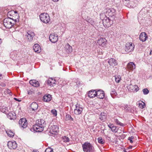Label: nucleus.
<instances>
[{
	"label": "nucleus",
	"mask_w": 152,
	"mask_h": 152,
	"mask_svg": "<svg viewBox=\"0 0 152 152\" xmlns=\"http://www.w3.org/2000/svg\"><path fill=\"white\" fill-rule=\"evenodd\" d=\"M45 126V121L43 119H38L36 121V124L33 125V129L36 132H41L44 130Z\"/></svg>",
	"instance_id": "nucleus-1"
},
{
	"label": "nucleus",
	"mask_w": 152,
	"mask_h": 152,
	"mask_svg": "<svg viewBox=\"0 0 152 152\" xmlns=\"http://www.w3.org/2000/svg\"><path fill=\"white\" fill-rule=\"evenodd\" d=\"M100 18L102 20L103 25L105 28L110 26L113 23V21L111 19L112 17H107L106 15L102 13L100 15Z\"/></svg>",
	"instance_id": "nucleus-2"
},
{
	"label": "nucleus",
	"mask_w": 152,
	"mask_h": 152,
	"mask_svg": "<svg viewBox=\"0 0 152 152\" xmlns=\"http://www.w3.org/2000/svg\"><path fill=\"white\" fill-rule=\"evenodd\" d=\"M18 22V20L14 19L11 18H5L3 21L4 26L7 28H10L17 22Z\"/></svg>",
	"instance_id": "nucleus-3"
},
{
	"label": "nucleus",
	"mask_w": 152,
	"mask_h": 152,
	"mask_svg": "<svg viewBox=\"0 0 152 152\" xmlns=\"http://www.w3.org/2000/svg\"><path fill=\"white\" fill-rule=\"evenodd\" d=\"M131 80L130 79L125 82L126 84L127 85L126 87L129 91L131 92H137L139 90V87L137 85L134 84L132 85L131 83Z\"/></svg>",
	"instance_id": "nucleus-4"
},
{
	"label": "nucleus",
	"mask_w": 152,
	"mask_h": 152,
	"mask_svg": "<svg viewBox=\"0 0 152 152\" xmlns=\"http://www.w3.org/2000/svg\"><path fill=\"white\" fill-rule=\"evenodd\" d=\"M82 147L84 152H95L94 147L89 142H85L82 145Z\"/></svg>",
	"instance_id": "nucleus-5"
},
{
	"label": "nucleus",
	"mask_w": 152,
	"mask_h": 152,
	"mask_svg": "<svg viewBox=\"0 0 152 152\" xmlns=\"http://www.w3.org/2000/svg\"><path fill=\"white\" fill-rule=\"evenodd\" d=\"M39 17L41 20L45 23H48L50 20L49 15L46 13L41 14L39 15Z\"/></svg>",
	"instance_id": "nucleus-6"
},
{
	"label": "nucleus",
	"mask_w": 152,
	"mask_h": 152,
	"mask_svg": "<svg viewBox=\"0 0 152 152\" xmlns=\"http://www.w3.org/2000/svg\"><path fill=\"white\" fill-rule=\"evenodd\" d=\"M134 45L132 42H128L126 44L125 51L129 53L133 51L134 49Z\"/></svg>",
	"instance_id": "nucleus-7"
},
{
	"label": "nucleus",
	"mask_w": 152,
	"mask_h": 152,
	"mask_svg": "<svg viewBox=\"0 0 152 152\" xmlns=\"http://www.w3.org/2000/svg\"><path fill=\"white\" fill-rule=\"evenodd\" d=\"M76 108L74 111L75 114L79 115L81 113L83 110V107L82 105L79 104H77L75 105Z\"/></svg>",
	"instance_id": "nucleus-8"
},
{
	"label": "nucleus",
	"mask_w": 152,
	"mask_h": 152,
	"mask_svg": "<svg viewBox=\"0 0 152 152\" xmlns=\"http://www.w3.org/2000/svg\"><path fill=\"white\" fill-rule=\"evenodd\" d=\"M50 41L53 43L56 42L58 39V36L57 34L54 33L50 34L49 37Z\"/></svg>",
	"instance_id": "nucleus-9"
},
{
	"label": "nucleus",
	"mask_w": 152,
	"mask_h": 152,
	"mask_svg": "<svg viewBox=\"0 0 152 152\" xmlns=\"http://www.w3.org/2000/svg\"><path fill=\"white\" fill-rule=\"evenodd\" d=\"M107 41L104 38H100L97 41V44L99 46L103 47L105 46L107 44Z\"/></svg>",
	"instance_id": "nucleus-10"
},
{
	"label": "nucleus",
	"mask_w": 152,
	"mask_h": 152,
	"mask_svg": "<svg viewBox=\"0 0 152 152\" xmlns=\"http://www.w3.org/2000/svg\"><path fill=\"white\" fill-rule=\"evenodd\" d=\"M96 96L100 99H103L104 97V91L101 89H96Z\"/></svg>",
	"instance_id": "nucleus-11"
},
{
	"label": "nucleus",
	"mask_w": 152,
	"mask_h": 152,
	"mask_svg": "<svg viewBox=\"0 0 152 152\" xmlns=\"http://www.w3.org/2000/svg\"><path fill=\"white\" fill-rule=\"evenodd\" d=\"M19 124L23 128H26L27 126V122L26 119L24 118L21 119L19 121Z\"/></svg>",
	"instance_id": "nucleus-12"
},
{
	"label": "nucleus",
	"mask_w": 152,
	"mask_h": 152,
	"mask_svg": "<svg viewBox=\"0 0 152 152\" xmlns=\"http://www.w3.org/2000/svg\"><path fill=\"white\" fill-rule=\"evenodd\" d=\"M7 146L10 149H15L17 147V145L16 142L10 141L8 142Z\"/></svg>",
	"instance_id": "nucleus-13"
},
{
	"label": "nucleus",
	"mask_w": 152,
	"mask_h": 152,
	"mask_svg": "<svg viewBox=\"0 0 152 152\" xmlns=\"http://www.w3.org/2000/svg\"><path fill=\"white\" fill-rule=\"evenodd\" d=\"M27 35H26L28 40L29 41H31L34 36V33L32 31H28L27 32Z\"/></svg>",
	"instance_id": "nucleus-14"
},
{
	"label": "nucleus",
	"mask_w": 152,
	"mask_h": 152,
	"mask_svg": "<svg viewBox=\"0 0 152 152\" xmlns=\"http://www.w3.org/2000/svg\"><path fill=\"white\" fill-rule=\"evenodd\" d=\"M50 132L52 134H56L58 132V128L57 125H53L51 126Z\"/></svg>",
	"instance_id": "nucleus-15"
},
{
	"label": "nucleus",
	"mask_w": 152,
	"mask_h": 152,
	"mask_svg": "<svg viewBox=\"0 0 152 152\" xmlns=\"http://www.w3.org/2000/svg\"><path fill=\"white\" fill-rule=\"evenodd\" d=\"M147 38L148 37L145 32H142L140 35L139 39L142 42L145 41Z\"/></svg>",
	"instance_id": "nucleus-16"
},
{
	"label": "nucleus",
	"mask_w": 152,
	"mask_h": 152,
	"mask_svg": "<svg viewBox=\"0 0 152 152\" xmlns=\"http://www.w3.org/2000/svg\"><path fill=\"white\" fill-rule=\"evenodd\" d=\"M105 10L106 15H109L110 17H112L114 15L113 13L115 12V10L113 8L106 9Z\"/></svg>",
	"instance_id": "nucleus-17"
},
{
	"label": "nucleus",
	"mask_w": 152,
	"mask_h": 152,
	"mask_svg": "<svg viewBox=\"0 0 152 152\" xmlns=\"http://www.w3.org/2000/svg\"><path fill=\"white\" fill-rule=\"evenodd\" d=\"M96 89L92 90L89 91L88 94V96L90 98H93L96 96Z\"/></svg>",
	"instance_id": "nucleus-18"
},
{
	"label": "nucleus",
	"mask_w": 152,
	"mask_h": 152,
	"mask_svg": "<svg viewBox=\"0 0 152 152\" xmlns=\"http://www.w3.org/2000/svg\"><path fill=\"white\" fill-rule=\"evenodd\" d=\"M56 82L55 80L53 79L52 78H50L47 81V83L48 85L50 86H53L56 84Z\"/></svg>",
	"instance_id": "nucleus-19"
},
{
	"label": "nucleus",
	"mask_w": 152,
	"mask_h": 152,
	"mask_svg": "<svg viewBox=\"0 0 152 152\" xmlns=\"http://www.w3.org/2000/svg\"><path fill=\"white\" fill-rule=\"evenodd\" d=\"M81 82L78 79H76L71 83L72 86H73L74 87L76 88L78 87L80 85Z\"/></svg>",
	"instance_id": "nucleus-20"
},
{
	"label": "nucleus",
	"mask_w": 152,
	"mask_h": 152,
	"mask_svg": "<svg viewBox=\"0 0 152 152\" xmlns=\"http://www.w3.org/2000/svg\"><path fill=\"white\" fill-rule=\"evenodd\" d=\"M136 67L135 65L133 62H130L128 64L127 68L129 70H133L135 69Z\"/></svg>",
	"instance_id": "nucleus-21"
},
{
	"label": "nucleus",
	"mask_w": 152,
	"mask_h": 152,
	"mask_svg": "<svg viewBox=\"0 0 152 152\" xmlns=\"http://www.w3.org/2000/svg\"><path fill=\"white\" fill-rule=\"evenodd\" d=\"M29 83L31 85L35 87H38L39 86V82L36 80H31L29 81Z\"/></svg>",
	"instance_id": "nucleus-22"
},
{
	"label": "nucleus",
	"mask_w": 152,
	"mask_h": 152,
	"mask_svg": "<svg viewBox=\"0 0 152 152\" xmlns=\"http://www.w3.org/2000/svg\"><path fill=\"white\" fill-rule=\"evenodd\" d=\"M7 117L10 120H14L16 118V114L14 112H10L7 114Z\"/></svg>",
	"instance_id": "nucleus-23"
},
{
	"label": "nucleus",
	"mask_w": 152,
	"mask_h": 152,
	"mask_svg": "<svg viewBox=\"0 0 152 152\" xmlns=\"http://www.w3.org/2000/svg\"><path fill=\"white\" fill-rule=\"evenodd\" d=\"M33 48L34 51L37 53H39L41 51V49L40 46L37 44L34 45L33 46Z\"/></svg>",
	"instance_id": "nucleus-24"
},
{
	"label": "nucleus",
	"mask_w": 152,
	"mask_h": 152,
	"mask_svg": "<svg viewBox=\"0 0 152 152\" xmlns=\"http://www.w3.org/2000/svg\"><path fill=\"white\" fill-rule=\"evenodd\" d=\"M52 99L51 96L49 94L45 95L43 98V100L45 102H49Z\"/></svg>",
	"instance_id": "nucleus-25"
},
{
	"label": "nucleus",
	"mask_w": 152,
	"mask_h": 152,
	"mask_svg": "<svg viewBox=\"0 0 152 152\" xmlns=\"http://www.w3.org/2000/svg\"><path fill=\"white\" fill-rule=\"evenodd\" d=\"M110 66H115L117 64L116 61L114 58H111L109 59L108 62Z\"/></svg>",
	"instance_id": "nucleus-26"
},
{
	"label": "nucleus",
	"mask_w": 152,
	"mask_h": 152,
	"mask_svg": "<svg viewBox=\"0 0 152 152\" xmlns=\"http://www.w3.org/2000/svg\"><path fill=\"white\" fill-rule=\"evenodd\" d=\"M107 117V114L104 112L101 113L100 115L99 119L103 121H105Z\"/></svg>",
	"instance_id": "nucleus-27"
},
{
	"label": "nucleus",
	"mask_w": 152,
	"mask_h": 152,
	"mask_svg": "<svg viewBox=\"0 0 152 152\" xmlns=\"http://www.w3.org/2000/svg\"><path fill=\"white\" fill-rule=\"evenodd\" d=\"M30 107L32 109V111H35L37 109L38 105L36 102H34L31 104Z\"/></svg>",
	"instance_id": "nucleus-28"
},
{
	"label": "nucleus",
	"mask_w": 152,
	"mask_h": 152,
	"mask_svg": "<svg viewBox=\"0 0 152 152\" xmlns=\"http://www.w3.org/2000/svg\"><path fill=\"white\" fill-rule=\"evenodd\" d=\"M64 48L65 50L68 53H70L72 51V47L68 44L66 45L64 47Z\"/></svg>",
	"instance_id": "nucleus-29"
},
{
	"label": "nucleus",
	"mask_w": 152,
	"mask_h": 152,
	"mask_svg": "<svg viewBox=\"0 0 152 152\" xmlns=\"http://www.w3.org/2000/svg\"><path fill=\"white\" fill-rule=\"evenodd\" d=\"M108 126L111 129L112 132H117L118 128L117 127L114 126L113 124H110L108 125Z\"/></svg>",
	"instance_id": "nucleus-30"
},
{
	"label": "nucleus",
	"mask_w": 152,
	"mask_h": 152,
	"mask_svg": "<svg viewBox=\"0 0 152 152\" xmlns=\"http://www.w3.org/2000/svg\"><path fill=\"white\" fill-rule=\"evenodd\" d=\"M6 132L8 136L10 137H13L15 134V133L11 130H6Z\"/></svg>",
	"instance_id": "nucleus-31"
},
{
	"label": "nucleus",
	"mask_w": 152,
	"mask_h": 152,
	"mask_svg": "<svg viewBox=\"0 0 152 152\" xmlns=\"http://www.w3.org/2000/svg\"><path fill=\"white\" fill-rule=\"evenodd\" d=\"M117 94V93L115 90L114 89L112 90L110 92V95L113 98H114V96Z\"/></svg>",
	"instance_id": "nucleus-32"
},
{
	"label": "nucleus",
	"mask_w": 152,
	"mask_h": 152,
	"mask_svg": "<svg viewBox=\"0 0 152 152\" xmlns=\"http://www.w3.org/2000/svg\"><path fill=\"white\" fill-rule=\"evenodd\" d=\"M62 140L63 141L65 142H68L69 141V138L67 137L66 136L63 137Z\"/></svg>",
	"instance_id": "nucleus-33"
},
{
	"label": "nucleus",
	"mask_w": 152,
	"mask_h": 152,
	"mask_svg": "<svg viewBox=\"0 0 152 152\" xmlns=\"http://www.w3.org/2000/svg\"><path fill=\"white\" fill-rule=\"evenodd\" d=\"M97 140L99 143L103 144L104 143V140L101 137H99L98 138Z\"/></svg>",
	"instance_id": "nucleus-34"
},
{
	"label": "nucleus",
	"mask_w": 152,
	"mask_h": 152,
	"mask_svg": "<svg viewBox=\"0 0 152 152\" xmlns=\"http://www.w3.org/2000/svg\"><path fill=\"white\" fill-rule=\"evenodd\" d=\"M115 121L117 124L120 126H123V124L118 119H115Z\"/></svg>",
	"instance_id": "nucleus-35"
},
{
	"label": "nucleus",
	"mask_w": 152,
	"mask_h": 152,
	"mask_svg": "<svg viewBox=\"0 0 152 152\" xmlns=\"http://www.w3.org/2000/svg\"><path fill=\"white\" fill-rule=\"evenodd\" d=\"M142 91L144 94L146 95L148 94L149 92V90L147 88H145L142 90Z\"/></svg>",
	"instance_id": "nucleus-36"
},
{
	"label": "nucleus",
	"mask_w": 152,
	"mask_h": 152,
	"mask_svg": "<svg viewBox=\"0 0 152 152\" xmlns=\"http://www.w3.org/2000/svg\"><path fill=\"white\" fill-rule=\"evenodd\" d=\"M145 105L144 102L143 103H139V107L141 108H143L145 107Z\"/></svg>",
	"instance_id": "nucleus-37"
},
{
	"label": "nucleus",
	"mask_w": 152,
	"mask_h": 152,
	"mask_svg": "<svg viewBox=\"0 0 152 152\" xmlns=\"http://www.w3.org/2000/svg\"><path fill=\"white\" fill-rule=\"evenodd\" d=\"M51 112L54 116H56L57 115V111L55 109L52 110Z\"/></svg>",
	"instance_id": "nucleus-38"
},
{
	"label": "nucleus",
	"mask_w": 152,
	"mask_h": 152,
	"mask_svg": "<svg viewBox=\"0 0 152 152\" xmlns=\"http://www.w3.org/2000/svg\"><path fill=\"white\" fill-rule=\"evenodd\" d=\"M14 11H11L9 12L7 14V16L8 18H10V17L13 14Z\"/></svg>",
	"instance_id": "nucleus-39"
},
{
	"label": "nucleus",
	"mask_w": 152,
	"mask_h": 152,
	"mask_svg": "<svg viewBox=\"0 0 152 152\" xmlns=\"http://www.w3.org/2000/svg\"><path fill=\"white\" fill-rule=\"evenodd\" d=\"M53 151V149L50 147H48L46 148L45 151V152H52Z\"/></svg>",
	"instance_id": "nucleus-40"
},
{
	"label": "nucleus",
	"mask_w": 152,
	"mask_h": 152,
	"mask_svg": "<svg viewBox=\"0 0 152 152\" xmlns=\"http://www.w3.org/2000/svg\"><path fill=\"white\" fill-rule=\"evenodd\" d=\"M134 139V137L133 136H131V137H129L128 138V140L130 141V142L131 143H132L133 142L132 140Z\"/></svg>",
	"instance_id": "nucleus-41"
},
{
	"label": "nucleus",
	"mask_w": 152,
	"mask_h": 152,
	"mask_svg": "<svg viewBox=\"0 0 152 152\" xmlns=\"http://www.w3.org/2000/svg\"><path fill=\"white\" fill-rule=\"evenodd\" d=\"M115 81L116 82H117V83H119V82H120V81L121 80V78H119V77H115Z\"/></svg>",
	"instance_id": "nucleus-42"
},
{
	"label": "nucleus",
	"mask_w": 152,
	"mask_h": 152,
	"mask_svg": "<svg viewBox=\"0 0 152 152\" xmlns=\"http://www.w3.org/2000/svg\"><path fill=\"white\" fill-rule=\"evenodd\" d=\"M66 116L67 117V118H68V120H70L71 121H73V118H72L71 116L69 115H66Z\"/></svg>",
	"instance_id": "nucleus-43"
},
{
	"label": "nucleus",
	"mask_w": 152,
	"mask_h": 152,
	"mask_svg": "<svg viewBox=\"0 0 152 152\" xmlns=\"http://www.w3.org/2000/svg\"><path fill=\"white\" fill-rule=\"evenodd\" d=\"M124 108L126 109V112H127L128 111H129V110H130L129 108V107L127 105H125V107H124Z\"/></svg>",
	"instance_id": "nucleus-44"
},
{
	"label": "nucleus",
	"mask_w": 152,
	"mask_h": 152,
	"mask_svg": "<svg viewBox=\"0 0 152 152\" xmlns=\"http://www.w3.org/2000/svg\"><path fill=\"white\" fill-rule=\"evenodd\" d=\"M0 86H1L2 87H4L6 86V85L4 83H0Z\"/></svg>",
	"instance_id": "nucleus-45"
},
{
	"label": "nucleus",
	"mask_w": 152,
	"mask_h": 152,
	"mask_svg": "<svg viewBox=\"0 0 152 152\" xmlns=\"http://www.w3.org/2000/svg\"><path fill=\"white\" fill-rule=\"evenodd\" d=\"M5 107V110L4 111V110H2V111L4 113H7L6 111H7V108L6 107Z\"/></svg>",
	"instance_id": "nucleus-46"
},
{
	"label": "nucleus",
	"mask_w": 152,
	"mask_h": 152,
	"mask_svg": "<svg viewBox=\"0 0 152 152\" xmlns=\"http://www.w3.org/2000/svg\"><path fill=\"white\" fill-rule=\"evenodd\" d=\"M14 99L16 101H18V102H20L21 101V100H19L16 98H14Z\"/></svg>",
	"instance_id": "nucleus-47"
},
{
	"label": "nucleus",
	"mask_w": 152,
	"mask_h": 152,
	"mask_svg": "<svg viewBox=\"0 0 152 152\" xmlns=\"http://www.w3.org/2000/svg\"><path fill=\"white\" fill-rule=\"evenodd\" d=\"M132 146H130L127 148V150L128 149H131L132 148Z\"/></svg>",
	"instance_id": "nucleus-48"
},
{
	"label": "nucleus",
	"mask_w": 152,
	"mask_h": 152,
	"mask_svg": "<svg viewBox=\"0 0 152 152\" xmlns=\"http://www.w3.org/2000/svg\"><path fill=\"white\" fill-rule=\"evenodd\" d=\"M32 152H39V151L37 150H33Z\"/></svg>",
	"instance_id": "nucleus-49"
},
{
	"label": "nucleus",
	"mask_w": 152,
	"mask_h": 152,
	"mask_svg": "<svg viewBox=\"0 0 152 152\" xmlns=\"http://www.w3.org/2000/svg\"><path fill=\"white\" fill-rule=\"evenodd\" d=\"M2 78V75L0 73V80Z\"/></svg>",
	"instance_id": "nucleus-50"
},
{
	"label": "nucleus",
	"mask_w": 152,
	"mask_h": 152,
	"mask_svg": "<svg viewBox=\"0 0 152 152\" xmlns=\"http://www.w3.org/2000/svg\"><path fill=\"white\" fill-rule=\"evenodd\" d=\"M52 0L54 2H57L58 1V0Z\"/></svg>",
	"instance_id": "nucleus-51"
},
{
	"label": "nucleus",
	"mask_w": 152,
	"mask_h": 152,
	"mask_svg": "<svg viewBox=\"0 0 152 152\" xmlns=\"http://www.w3.org/2000/svg\"><path fill=\"white\" fill-rule=\"evenodd\" d=\"M17 13V11H14L13 14L14 13L16 14V13Z\"/></svg>",
	"instance_id": "nucleus-52"
},
{
	"label": "nucleus",
	"mask_w": 152,
	"mask_h": 152,
	"mask_svg": "<svg viewBox=\"0 0 152 152\" xmlns=\"http://www.w3.org/2000/svg\"><path fill=\"white\" fill-rule=\"evenodd\" d=\"M150 54L151 55L152 54V50H151L150 52Z\"/></svg>",
	"instance_id": "nucleus-53"
},
{
	"label": "nucleus",
	"mask_w": 152,
	"mask_h": 152,
	"mask_svg": "<svg viewBox=\"0 0 152 152\" xmlns=\"http://www.w3.org/2000/svg\"><path fill=\"white\" fill-rule=\"evenodd\" d=\"M127 149H124V152H127L126 151V150Z\"/></svg>",
	"instance_id": "nucleus-54"
},
{
	"label": "nucleus",
	"mask_w": 152,
	"mask_h": 152,
	"mask_svg": "<svg viewBox=\"0 0 152 152\" xmlns=\"http://www.w3.org/2000/svg\"><path fill=\"white\" fill-rule=\"evenodd\" d=\"M2 42L1 40V39H0V44Z\"/></svg>",
	"instance_id": "nucleus-55"
}]
</instances>
